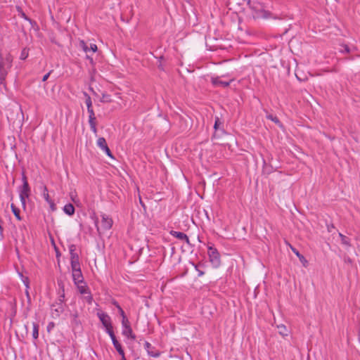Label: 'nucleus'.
Masks as SVG:
<instances>
[{
  "label": "nucleus",
  "instance_id": "17",
  "mask_svg": "<svg viewBox=\"0 0 360 360\" xmlns=\"http://www.w3.org/2000/svg\"><path fill=\"white\" fill-rule=\"evenodd\" d=\"M70 264H71V268H72V272L81 270L79 259V260H71Z\"/></svg>",
  "mask_w": 360,
  "mask_h": 360
},
{
  "label": "nucleus",
  "instance_id": "39",
  "mask_svg": "<svg viewBox=\"0 0 360 360\" xmlns=\"http://www.w3.org/2000/svg\"><path fill=\"white\" fill-rule=\"evenodd\" d=\"M20 15L22 18H23L24 19L31 22V20L25 15V13H23L22 11H20Z\"/></svg>",
  "mask_w": 360,
  "mask_h": 360
},
{
  "label": "nucleus",
  "instance_id": "4",
  "mask_svg": "<svg viewBox=\"0 0 360 360\" xmlns=\"http://www.w3.org/2000/svg\"><path fill=\"white\" fill-rule=\"evenodd\" d=\"M64 302V294L60 296L58 298V302H56L55 304H53L51 305V314L52 317L56 319L60 316V315L64 311V306L63 304Z\"/></svg>",
  "mask_w": 360,
  "mask_h": 360
},
{
  "label": "nucleus",
  "instance_id": "24",
  "mask_svg": "<svg viewBox=\"0 0 360 360\" xmlns=\"http://www.w3.org/2000/svg\"><path fill=\"white\" fill-rule=\"evenodd\" d=\"M11 210L15 217L18 219L21 220V217L20 215V210L16 207L13 204H11Z\"/></svg>",
  "mask_w": 360,
  "mask_h": 360
},
{
  "label": "nucleus",
  "instance_id": "14",
  "mask_svg": "<svg viewBox=\"0 0 360 360\" xmlns=\"http://www.w3.org/2000/svg\"><path fill=\"white\" fill-rule=\"evenodd\" d=\"M75 207L71 204L68 203L64 206L63 211L65 214L72 216L75 213Z\"/></svg>",
  "mask_w": 360,
  "mask_h": 360
},
{
  "label": "nucleus",
  "instance_id": "23",
  "mask_svg": "<svg viewBox=\"0 0 360 360\" xmlns=\"http://www.w3.org/2000/svg\"><path fill=\"white\" fill-rule=\"evenodd\" d=\"M79 47L81 48L86 53L89 51V47L84 40H80L79 41Z\"/></svg>",
  "mask_w": 360,
  "mask_h": 360
},
{
  "label": "nucleus",
  "instance_id": "31",
  "mask_svg": "<svg viewBox=\"0 0 360 360\" xmlns=\"http://www.w3.org/2000/svg\"><path fill=\"white\" fill-rule=\"evenodd\" d=\"M222 123L221 122L220 120L219 117H215V122H214V128L215 130H217L218 128H219V126L220 124H221Z\"/></svg>",
  "mask_w": 360,
  "mask_h": 360
},
{
  "label": "nucleus",
  "instance_id": "28",
  "mask_svg": "<svg viewBox=\"0 0 360 360\" xmlns=\"http://www.w3.org/2000/svg\"><path fill=\"white\" fill-rule=\"evenodd\" d=\"M72 323L75 326H79L81 324L80 321L78 320V314L77 312H75V314H72Z\"/></svg>",
  "mask_w": 360,
  "mask_h": 360
},
{
  "label": "nucleus",
  "instance_id": "22",
  "mask_svg": "<svg viewBox=\"0 0 360 360\" xmlns=\"http://www.w3.org/2000/svg\"><path fill=\"white\" fill-rule=\"evenodd\" d=\"M32 326H33L32 337L34 339H37L38 336H39V325L36 323H33Z\"/></svg>",
  "mask_w": 360,
  "mask_h": 360
},
{
  "label": "nucleus",
  "instance_id": "3",
  "mask_svg": "<svg viewBox=\"0 0 360 360\" xmlns=\"http://www.w3.org/2000/svg\"><path fill=\"white\" fill-rule=\"evenodd\" d=\"M97 316L102 323L103 326L105 327L106 333L111 335L114 333L112 326L111 323L110 317L104 312H98Z\"/></svg>",
  "mask_w": 360,
  "mask_h": 360
},
{
  "label": "nucleus",
  "instance_id": "16",
  "mask_svg": "<svg viewBox=\"0 0 360 360\" xmlns=\"http://www.w3.org/2000/svg\"><path fill=\"white\" fill-rule=\"evenodd\" d=\"M290 248H291V249H292V252H294V253L297 256V257L300 259V262L303 264V265H304V266H306V264L307 263V259H305V257H304L302 255H301L297 249H295V248H292V246H291Z\"/></svg>",
  "mask_w": 360,
  "mask_h": 360
},
{
  "label": "nucleus",
  "instance_id": "26",
  "mask_svg": "<svg viewBox=\"0 0 360 360\" xmlns=\"http://www.w3.org/2000/svg\"><path fill=\"white\" fill-rule=\"evenodd\" d=\"M78 290L81 294H90V292L89 290V288L86 285H79V284L77 285Z\"/></svg>",
  "mask_w": 360,
  "mask_h": 360
},
{
  "label": "nucleus",
  "instance_id": "38",
  "mask_svg": "<svg viewBox=\"0 0 360 360\" xmlns=\"http://www.w3.org/2000/svg\"><path fill=\"white\" fill-rule=\"evenodd\" d=\"M53 72V70H51L50 72H49L47 74H46L43 78H42V81L43 82H45L48 79L49 77L50 76L51 73Z\"/></svg>",
  "mask_w": 360,
  "mask_h": 360
},
{
  "label": "nucleus",
  "instance_id": "1",
  "mask_svg": "<svg viewBox=\"0 0 360 360\" xmlns=\"http://www.w3.org/2000/svg\"><path fill=\"white\" fill-rule=\"evenodd\" d=\"M248 4L250 5V8L254 11L253 18H264L267 19L270 18H273L274 19H277L276 17L273 16V14L266 11L263 8V6L259 3H253L251 4L250 0H248Z\"/></svg>",
  "mask_w": 360,
  "mask_h": 360
},
{
  "label": "nucleus",
  "instance_id": "41",
  "mask_svg": "<svg viewBox=\"0 0 360 360\" xmlns=\"http://www.w3.org/2000/svg\"><path fill=\"white\" fill-rule=\"evenodd\" d=\"M86 59H88L89 60L91 64H94V60H93L92 57L90 55L86 54Z\"/></svg>",
  "mask_w": 360,
  "mask_h": 360
},
{
  "label": "nucleus",
  "instance_id": "18",
  "mask_svg": "<svg viewBox=\"0 0 360 360\" xmlns=\"http://www.w3.org/2000/svg\"><path fill=\"white\" fill-rule=\"evenodd\" d=\"M41 188L42 190V195L44 198L46 202H49V200H51V199L50 198V196L49 195L47 187L45 185H42L41 186Z\"/></svg>",
  "mask_w": 360,
  "mask_h": 360
},
{
  "label": "nucleus",
  "instance_id": "7",
  "mask_svg": "<svg viewBox=\"0 0 360 360\" xmlns=\"http://www.w3.org/2000/svg\"><path fill=\"white\" fill-rule=\"evenodd\" d=\"M170 234L179 240H185L187 244H190V240L188 239V237L184 233L179 232V231H171Z\"/></svg>",
  "mask_w": 360,
  "mask_h": 360
},
{
  "label": "nucleus",
  "instance_id": "5",
  "mask_svg": "<svg viewBox=\"0 0 360 360\" xmlns=\"http://www.w3.org/2000/svg\"><path fill=\"white\" fill-rule=\"evenodd\" d=\"M208 255L210 257V262L214 265L218 266L220 264V256L217 250L212 247L208 248Z\"/></svg>",
  "mask_w": 360,
  "mask_h": 360
},
{
  "label": "nucleus",
  "instance_id": "15",
  "mask_svg": "<svg viewBox=\"0 0 360 360\" xmlns=\"http://www.w3.org/2000/svg\"><path fill=\"white\" fill-rule=\"evenodd\" d=\"M123 335L130 338L132 340L136 339V335L133 333L132 329L130 326H127V328L122 332Z\"/></svg>",
  "mask_w": 360,
  "mask_h": 360
},
{
  "label": "nucleus",
  "instance_id": "44",
  "mask_svg": "<svg viewBox=\"0 0 360 360\" xmlns=\"http://www.w3.org/2000/svg\"><path fill=\"white\" fill-rule=\"evenodd\" d=\"M121 356H122L121 360H127L125 358L124 354H123V355H121Z\"/></svg>",
  "mask_w": 360,
  "mask_h": 360
},
{
  "label": "nucleus",
  "instance_id": "12",
  "mask_svg": "<svg viewBox=\"0 0 360 360\" xmlns=\"http://www.w3.org/2000/svg\"><path fill=\"white\" fill-rule=\"evenodd\" d=\"M69 251H70V261L79 259L78 254L75 252L76 251V245H75L72 244V245H69Z\"/></svg>",
  "mask_w": 360,
  "mask_h": 360
},
{
  "label": "nucleus",
  "instance_id": "35",
  "mask_svg": "<svg viewBox=\"0 0 360 360\" xmlns=\"http://www.w3.org/2000/svg\"><path fill=\"white\" fill-rule=\"evenodd\" d=\"M87 111H88V113H89V117H95V113H94L93 108L87 109Z\"/></svg>",
  "mask_w": 360,
  "mask_h": 360
},
{
  "label": "nucleus",
  "instance_id": "34",
  "mask_svg": "<svg viewBox=\"0 0 360 360\" xmlns=\"http://www.w3.org/2000/svg\"><path fill=\"white\" fill-rule=\"evenodd\" d=\"M98 49V47L96 44H91L89 48V51H91L93 53H94Z\"/></svg>",
  "mask_w": 360,
  "mask_h": 360
},
{
  "label": "nucleus",
  "instance_id": "10",
  "mask_svg": "<svg viewBox=\"0 0 360 360\" xmlns=\"http://www.w3.org/2000/svg\"><path fill=\"white\" fill-rule=\"evenodd\" d=\"M72 278L76 285H78L79 283H82L84 282L83 281V276L82 274V271H76L72 272Z\"/></svg>",
  "mask_w": 360,
  "mask_h": 360
},
{
  "label": "nucleus",
  "instance_id": "32",
  "mask_svg": "<svg viewBox=\"0 0 360 360\" xmlns=\"http://www.w3.org/2000/svg\"><path fill=\"white\" fill-rule=\"evenodd\" d=\"M343 49H340L341 53H349L350 49L347 45H342Z\"/></svg>",
  "mask_w": 360,
  "mask_h": 360
},
{
  "label": "nucleus",
  "instance_id": "19",
  "mask_svg": "<svg viewBox=\"0 0 360 360\" xmlns=\"http://www.w3.org/2000/svg\"><path fill=\"white\" fill-rule=\"evenodd\" d=\"M339 236L340 238H341V242L343 245H346V246H348V247H350L351 246V243H350V240L349 238H348L347 236H344L342 233H339Z\"/></svg>",
  "mask_w": 360,
  "mask_h": 360
},
{
  "label": "nucleus",
  "instance_id": "45",
  "mask_svg": "<svg viewBox=\"0 0 360 360\" xmlns=\"http://www.w3.org/2000/svg\"><path fill=\"white\" fill-rule=\"evenodd\" d=\"M23 328H25L26 333H27V325H24Z\"/></svg>",
  "mask_w": 360,
  "mask_h": 360
},
{
  "label": "nucleus",
  "instance_id": "13",
  "mask_svg": "<svg viewBox=\"0 0 360 360\" xmlns=\"http://www.w3.org/2000/svg\"><path fill=\"white\" fill-rule=\"evenodd\" d=\"M89 123L90 125L91 130L96 134L97 133V122H96V117H89Z\"/></svg>",
  "mask_w": 360,
  "mask_h": 360
},
{
  "label": "nucleus",
  "instance_id": "20",
  "mask_svg": "<svg viewBox=\"0 0 360 360\" xmlns=\"http://www.w3.org/2000/svg\"><path fill=\"white\" fill-rule=\"evenodd\" d=\"M278 333L283 337L288 335V329L284 325L278 326Z\"/></svg>",
  "mask_w": 360,
  "mask_h": 360
},
{
  "label": "nucleus",
  "instance_id": "47",
  "mask_svg": "<svg viewBox=\"0 0 360 360\" xmlns=\"http://www.w3.org/2000/svg\"><path fill=\"white\" fill-rule=\"evenodd\" d=\"M103 99L106 98V96L104 94L103 95Z\"/></svg>",
  "mask_w": 360,
  "mask_h": 360
},
{
  "label": "nucleus",
  "instance_id": "43",
  "mask_svg": "<svg viewBox=\"0 0 360 360\" xmlns=\"http://www.w3.org/2000/svg\"><path fill=\"white\" fill-rule=\"evenodd\" d=\"M86 300H87V302H88L89 303H91V300H92V297H91V295L89 294V295L88 297H86Z\"/></svg>",
  "mask_w": 360,
  "mask_h": 360
},
{
  "label": "nucleus",
  "instance_id": "29",
  "mask_svg": "<svg viewBox=\"0 0 360 360\" xmlns=\"http://www.w3.org/2000/svg\"><path fill=\"white\" fill-rule=\"evenodd\" d=\"M28 56V50L27 49H23L21 51V54L20 58L21 60H25Z\"/></svg>",
  "mask_w": 360,
  "mask_h": 360
},
{
  "label": "nucleus",
  "instance_id": "46",
  "mask_svg": "<svg viewBox=\"0 0 360 360\" xmlns=\"http://www.w3.org/2000/svg\"><path fill=\"white\" fill-rule=\"evenodd\" d=\"M202 274H203V272H202V271H200V272H199V275H200V276H201V275H202Z\"/></svg>",
  "mask_w": 360,
  "mask_h": 360
},
{
  "label": "nucleus",
  "instance_id": "36",
  "mask_svg": "<svg viewBox=\"0 0 360 360\" xmlns=\"http://www.w3.org/2000/svg\"><path fill=\"white\" fill-rule=\"evenodd\" d=\"M55 326V324L53 322H50L47 326V330L50 332Z\"/></svg>",
  "mask_w": 360,
  "mask_h": 360
},
{
  "label": "nucleus",
  "instance_id": "11",
  "mask_svg": "<svg viewBox=\"0 0 360 360\" xmlns=\"http://www.w3.org/2000/svg\"><path fill=\"white\" fill-rule=\"evenodd\" d=\"M231 80L223 81L219 77H215L212 79V82L214 86H221L223 87H227L229 86Z\"/></svg>",
  "mask_w": 360,
  "mask_h": 360
},
{
  "label": "nucleus",
  "instance_id": "30",
  "mask_svg": "<svg viewBox=\"0 0 360 360\" xmlns=\"http://www.w3.org/2000/svg\"><path fill=\"white\" fill-rule=\"evenodd\" d=\"M122 326H123L124 328H127V326H130V325H129V321H128V319H127V318L126 316H124V317L122 318Z\"/></svg>",
  "mask_w": 360,
  "mask_h": 360
},
{
  "label": "nucleus",
  "instance_id": "25",
  "mask_svg": "<svg viewBox=\"0 0 360 360\" xmlns=\"http://www.w3.org/2000/svg\"><path fill=\"white\" fill-rule=\"evenodd\" d=\"M266 118L268 120L273 121L274 123L278 124L280 127H282V124L279 119L276 116H274L273 115L269 114L266 115Z\"/></svg>",
  "mask_w": 360,
  "mask_h": 360
},
{
  "label": "nucleus",
  "instance_id": "33",
  "mask_svg": "<svg viewBox=\"0 0 360 360\" xmlns=\"http://www.w3.org/2000/svg\"><path fill=\"white\" fill-rule=\"evenodd\" d=\"M47 202L49 204L50 208L52 211H55L56 210V205L52 200H49V202Z\"/></svg>",
  "mask_w": 360,
  "mask_h": 360
},
{
  "label": "nucleus",
  "instance_id": "40",
  "mask_svg": "<svg viewBox=\"0 0 360 360\" xmlns=\"http://www.w3.org/2000/svg\"><path fill=\"white\" fill-rule=\"evenodd\" d=\"M117 308L119 309L120 315L122 316V318L124 316H126L125 314H124V311H123V309L119 305H117Z\"/></svg>",
  "mask_w": 360,
  "mask_h": 360
},
{
  "label": "nucleus",
  "instance_id": "21",
  "mask_svg": "<svg viewBox=\"0 0 360 360\" xmlns=\"http://www.w3.org/2000/svg\"><path fill=\"white\" fill-rule=\"evenodd\" d=\"M97 144L103 150L108 146L106 141L103 137H101L98 139Z\"/></svg>",
  "mask_w": 360,
  "mask_h": 360
},
{
  "label": "nucleus",
  "instance_id": "42",
  "mask_svg": "<svg viewBox=\"0 0 360 360\" xmlns=\"http://www.w3.org/2000/svg\"><path fill=\"white\" fill-rule=\"evenodd\" d=\"M335 229V226L333 224H331L330 226H328V231L329 232H332V229Z\"/></svg>",
  "mask_w": 360,
  "mask_h": 360
},
{
  "label": "nucleus",
  "instance_id": "9",
  "mask_svg": "<svg viewBox=\"0 0 360 360\" xmlns=\"http://www.w3.org/2000/svg\"><path fill=\"white\" fill-rule=\"evenodd\" d=\"M110 337L112 340V344H113L115 348L116 349V350L117 351L119 354L123 355V354H124V350H123L120 343L117 341L115 334L113 333L112 335H110Z\"/></svg>",
  "mask_w": 360,
  "mask_h": 360
},
{
  "label": "nucleus",
  "instance_id": "6",
  "mask_svg": "<svg viewBox=\"0 0 360 360\" xmlns=\"http://www.w3.org/2000/svg\"><path fill=\"white\" fill-rule=\"evenodd\" d=\"M101 227L103 230H109L112 226V219L106 214L101 215Z\"/></svg>",
  "mask_w": 360,
  "mask_h": 360
},
{
  "label": "nucleus",
  "instance_id": "8",
  "mask_svg": "<svg viewBox=\"0 0 360 360\" xmlns=\"http://www.w3.org/2000/svg\"><path fill=\"white\" fill-rule=\"evenodd\" d=\"M144 347L147 350L148 355H150V356L158 357L160 354L159 352L152 349H153V347H152L151 344L148 342H146L144 343Z\"/></svg>",
  "mask_w": 360,
  "mask_h": 360
},
{
  "label": "nucleus",
  "instance_id": "27",
  "mask_svg": "<svg viewBox=\"0 0 360 360\" xmlns=\"http://www.w3.org/2000/svg\"><path fill=\"white\" fill-rule=\"evenodd\" d=\"M84 96L86 97L85 103L86 105L87 109L93 108L92 107V101H91V98L90 96L86 93H84Z\"/></svg>",
  "mask_w": 360,
  "mask_h": 360
},
{
  "label": "nucleus",
  "instance_id": "37",
  "mask_svg": "<svg viewBox=\"0 0 360 360\" xmlns=\"http://www.w3.org/2000/svg\"><path fill=\"white\" fill-rule=\"evenodd\" d=\"M103 150L105 152V153H106L109 157L112 158V153H111L110 150L109 149L108 146H107V147H106Z\"/></svg>",
  "mask_w": 360,
  "mask_h": 360
},
{
  "label": "nucleus",
  "instance_id": "2",
  "mask_svg": "<svg viewBox=\"0 0 360 360\" xmlns=\"http://www.w3.org/2000/svg\"><path fill=\"white\" fill-rule=\"evenodd\" d=\"M22 186L20 191V198L22 205L25 207V200L26 198H29L30 195V188L27 182V176H25L24 172L22 173Z\"/></svg>",
  "mask_w": 360,
  "mask_h": 360
}]
</instances>
